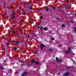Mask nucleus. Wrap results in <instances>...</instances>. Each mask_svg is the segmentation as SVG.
<instances>
[{
    "label": "nucleus",
    "instance_id": "obj_1",
    "mask_svg": "<svg viewBox=\"0 0 76 76\" xmlns=\"http://www.w3.org/2000/svg\"><path fill=\"white\" fill-rule=\"evenodd\" d=\"M40 47L41 50H42V49H43V48L45 47V45L44 44H40Z\"/></svg>",
    "mask_w": 76,
    "mask_h": 76
},
{
    "label": "nucleus",
    "instance_id": "obj_2",
    "mask_svg": "<svg viewBox=\"0 0 76 76\" xmlns=\"http://www.w3.org/2000/svg\"><path fill=\"white\" fill-rule=\"evenodd\" d=\"M56 60L57 62H60L62 61V59H58V57H57L56 58Z\"/></svg>",
    "mask_w": 76,
    "mask_h": 76
},
{
    "label": "nucleus",
    "instance_id": "obj_3",
    "mask_svg": "<svg viewBox=\"0 0 76 76\" xmlns=\"http://www.w3.org/2000/svg\"><path fill=\"white\" fill-rule=\"evenodd\" d=\"M27 75H28V72H26L23 74L22 76H26Z\"/></svg>",
    "mask_w": 76,
    "mask_h": 76
},
{
    "label": "nucleus",
    "instance_id": "obj_4",
    "mask_svg": "<svg viewBox=\"0 0 76 76\" xmlns=\"http://www.w3.org/2000/svg\"><path fill=\"white\" fill-rule=\"evenodd\" d=\"M35 64L38 65L39 64V62L38 61H35Z\"/></svg>",
    "mask_w": 76,
    "mask_h": 76
},
{
    "label": "nucleus",
    "instance_id": "obj_5",
    "mask_svg": "<svg viewBox=\"0 0 76 76\" xmlns=\"http://www.w3.org/2000/svg\"><path fill=\"white\" fill-rule=\"evenodd\" d=\"M69 74H70V73H69V72H66V73H65L64 74V76H68V75H69Z\"/></svg>",
    "mask_w": 76,
    "mask_h": 76
},
{
    "label": "nucleus",
    "instance_id": "obj_6",
    "mask_svg": "<svg viewBox=\"0 0 76 76\" xmlns=\"http://www.w3.org/2000/svg\"><path fill=\"white\" fill-rule=\"evenodd\" d=\"M70 53V50H68V51H66L65 52V54H69V53Z\"/></svg>",
    "mask_w": 76,
    "mask_h": 76
},
{
    "label": "nucleus",
    "instance_id": "obj_7",
    "mask_svg": "<svg viewBox=\"0 0 76 76\" xmlns=\"http://www.w3.org/2000/svg\"><path fill=\"white\" fill-rule=\"evenodd\" d=\"M31 63H32V64L34 63H35V60H31Z\"/></svg>",
    "mask_w": 76,
    "mask_h": 76
},
{
    "label": "nucleus",
    "instance_id": "obj_8",
    "mask_svg": "<svg viewBox=\"0 0 76 76\" xmlns=\"http://www.w3.org/2000/svg\"><path fill=\"white\" fill-rule=\"evenodd\" d=\"M53 49H50L49 50V52H53Z\"/></svg>",
    "mask_w": 76,
    "mask_h": 76
},
{
    "label": "nucleus",
    "instance_id": "obj_9",
    "mask_svg": "<svg viewBox=\"0 0 76 76\" xmlns=\"http://www.w3.org/2000/svg\"><path fill=\"white\" fill-rule=\"evenodd\" d=\"M15 42V43L17 44H20V42H19L16 41V42Z\"/></svg>",
    "mask_w": 76,
    "mask_h": 76
},
{
    "label": "nucleus",
    "instance_id": "obj_10",
    "mask_svg": "<svg viewBox=\"0 0 76 76\" xmlns=\"http://www.w3.org/2000/svg\"><path fill=\"white\" fill-rule=\"evenodd\" d=\"M44 30H45V31H47V27H45L44 28Z\"/></svg>",
    "mask_w": 76,
    "mask_h": 76
},
{
    "label": "nucleus",
    "instance_id": "obj_11",
    "mask_svg": "<svg viewBox=\"0 0 76 76\" xmlns=\"http://www.w3.org/2000/svg\"><path fill=\"white\" fill-rule=\"evenodd\" d=\"M14 49L15 50H16L17 49V48L16 47H14Z\"/></svg>",
    "mask_w": 76,
    "mask_h": 76
},
{
    "label": "nucleus",
    "instance_id": "obj_12",
    "mask_svg": "<svg viewBox=\"0 0 76 76\" xmlns=\"http://www.w3.org/2000/svg\"><path fill=\"white\" fill-rule=\"evenodd\" d=\"M74 31H75V32H76V27H75L74 28Z\"/></svg>",
    "mask_w": 76,
    "mask_h": 76
},
{
    "label": "nucleus",
    "instance_id": "obj_13",
    "mask_svg": "<svg viewBox=\"0 0 76 76\" xmlns=\"http://www.w3.org/2000/svg\"><path fill=\"white\" fill-rule=\"evenodd\" d=\"M12 18H14V19L15 18V15H13V16H12Z\"/></svg>",
    "mask_w": 76,
    "mask_h": 76
},
{
    "label": "nucleus",
    "instance_id": "obj_14",
    "mask_svg": "<svg viewBox=\"0 0 76 76\" xmlns=\"http://www.w3.org/2000/svg\"><path fill=\"white\" fill-rule=\"evenodd\" d=\"M0 69H1V70H3V67H0Z\"/></svg>",
    "mask_w": 76,
    "mask_h": 76
},
{
    "label": "nucleus",
    "instance_id": "obj_15",
    "mask_svg": "<svg viewBox=\"0 0 76 76\" xmlns=\"http://www.w3.org/2000/svg\"><path fill=\"white\" fill-rule=\"evenodd\" d=\"M29 7L30 10H33L32 8V7Z\"/></svg>",
    "mask_w": 76,
    "mask_h": 76
},
{
    "label": "nucleus",
    "instance_id": "obj_16",
    "mask_svg": "<svg viewBox=\"0 0 76 76\" xmlns=\"http://www.w3.org/2000/svg\"><path fill=\"white\" fill-rule=\"evenodd\" d=\"M52 8L54 9V10H56V8H55V7H53Z\"/></svg>",
    "mask_w": 76,
    "mask_h": 76
},
{
    "label": "nucleus",
    "instance_id": "obj_17",
    "mask_svg": "<svg viewBox=\"0 0 76 76\" xmlns=\"http://www.w3.org/2000/svg\"><path fill=\"white\" fill-rule=\"evenodd\" d=\"M43 29V27H41L40 28V30H41Z\"/></svg>",
    "mask_w": 76,
    "mask_h": 76
},
{
    "label": "nucleus",
    "instance_id": "obj_18",
    "mask_svg": "<svg viewBox=\"0 0 76 76\" xmlns=\"http://www.w3.org/2000/svg\"><path fill=\"white\" fill-rule=\"evenodd\" d=\"M69 68H70V67H66V69H69Z\"/></svg>",
    "mask_w": 76,
    "mask_h": 76
},
{
    "label": "nucleus",
    "instance_id": "obj_19",
    "mask_svg": "<svg viewBox=\"0 0 76 76\" xmlns=\"http://www.w3.org/2000/svg\"><path fill=\"white\" fill-rule=\"evenodd\" d=\"M20 62H21V63H23V61H22V60H20Z\"/></svg>",
    "mask_w": 76,
    "mask_h": 76
},
{
    "label": "nucleus",
    "instance_id": "obj_20",
    "mask_svg": "<svg viewBox=\"0 0 76 76\" xmlns=\"http://www.w3.org/2000/svg\"><path fill=\"white\" fill-rule=\"evenodd\" d=\"M68 49L69 50H71V48H70V47H69L68 48Z\"/></svg>",
    "mask_w": 76,
    "mask_h": 76
},
{
    "label": "nucleus",
    "instance_id": "obj_21",
    "mask_svg": "<svg viewBox=\"0 0 76 76\" xmlns=\"http://www.w3.org/2000/svg\"><path fill=\"white\" fill-rule=\"evenodd\" d=\"M46 10L47 11H48V10H49L48 8H46Z\"/></svg>",
    "mask_w": 76,
    "mask_h": 76
},
{
    "label": "nucleus",
    "instance_id": "obj_22",
    "mask_svg": "<svg viewBox=\"0 0 76 76\" xmlns=\"http://www.w3.org/2000/svg\"><path fill=\"white\" fill-rule=\"evenodd\" d=\"M62 27H65V25L63 24L62 25Z\"/></svg>",
    "mask_w": 76,
    "mask_h": 76
},
{
    "label": "nucleus",
    "instance_id": "obj_23",
    "mask_svg": "<svg viewBox=\"0 0 76 76\" xmlns=\"http://www.w3.org/2000/svg\"><path fill=\"white\" fill-rule=\"evenodd\" d=\"M35 54H37V53H38V51H35Z\"/></svg>",
    "mask_w": 76,
    "mask_h": 76
},
{
    "label": "nucleus",
    "instance_id": "obj_24",
    "mask_svg": "<svg viewBox=\"0 0 76 76\" xmlns=\"http://www.w3.org/2000/svg\"><path fill=\"white\" fill-rule=\"evenodd\" d=\"M56 19H57V20H60V19H59V18H57V17H56Z\"/></svg>",
    "mask_w": 76,
    "mask_h": 76
},
{
    "label": "nucleus",
    "instance_id": "obj_25",
    "mask_svg": "<svg viewBox=\"0 0 76 76\" xmlns=\"http://www.w3.org/2000/svg\"><path fill=\"white\" fill-rule=\"evenodd\" d=\"M18 71H16L15 72V74H16V73H18Z\"/></svg>",
    "mask_w": 76,
    "mask_h": 76
},
{
    "label": "nucleus",
    "instance_id": "obj_26",
    "mask_svg": "<svg viewBox=\"0 0 76 76\" xmlns=\"http://www.w3.org/2000/svg\"><path fill=\"white\" fill-rule=\"evenodd\" d=\"M54 39H54V38L53 37L52 39V40H54Z\"/></svg>",
    "mask_w": 76,
    "mask_h": 76
},
{
    "label": "nucleus",
    "instance_id": "obj_27",
    "mask_svg": "<svg viewBox=\"0 0 76 76\" xmlns=\"http://www.w3.org/2000/svg\"><path fill=\"white\" fill-rule=\"evenodd\" d=\"M22 15H26V13H23Z\"/></svg>",
    "mask_w": 76,
    "mask_h": 76
},
{
    "label": "nucleus",
    "instance_id": "obj_28",
    "mask_svg": "<svg viewBox=\"0 0 76 76\" xmlns=\"http://www.w3.org/2000/svg\"><path fill=\"white\" fill-rule=\"evenodd\" d=\"M42 17H41L40 18V19H41H41H42Z\"/></svg>",
    "mask_w": 76,
    "mask_h": 76
},
{
    "label": "nucleus",
    "instance_id": "obj_29",
    "mask_svg": "<svg viewBox=\"0 0 76 76\" xmlns=\"http://www.w3.org/2000/svg\"><path fill=\"white\" fill-rule=\"evenodd\" d=\"M29 37H30V36L29 35H28L27 36V37L29 38Z\"/></svg>",
    "mask_w": 76,
    "mask_h": 76
},
{
    "label": "nucleus",
    "instance_id": "obj_30",
    "mask_svg": "<svg viewBox=\"0 0 76 76\" xmlns=\"http://www.w3.org/2000/svg\"><path fill=\"white\" fill-rule=\"evenodd\" d=\"M15 13H16L15 12H14L13 13V15H15Z\"/></svg>",
    "mask_w": 76,
    "mask_h": 76
},
{
    "label": "nucleus",
    "instance_id": "obj_31",
    "mask_svg": "<svg viewBox=\"0 0 76 76\" xmlns=\"http://www.w3.org/2000/svg\"><path fill=\"white\" fill-rule=\"evenodd\" d=\"M71 22H72V23H74V21H71Z\"/></svg>",
    "mask_w": 76,
    "mask_h": 76
},
{
    "label": "nucleus",
    "instance_id": "obj_32",
    "mask_svg": "<svg viewBox=\"0 0 76 76\" xmlns=\"http://www.w3.org/2000/svg\"><path fill=\"white\" fill-rule=\"evenodd\" d=\"M39 28H40V27H38V29H39Z\"/></svg>",
    "mask_w": 76,
    "mask_h": 76
},
{
    "label": "nucleus",
    "instance_id": "obj_33",
    "mask_svg": "<svg viewBox=\"0 0 76 76\" xmlns=\"http://www.w3.org/2000/svg\"><path fill=\"white\" fill-rule=\"evenodd\" d=\"M22 66H25V65H24V64H22Z\"/></svg>",
    "mask_w": 76,
    "mask_h": 76
},
{
    "label": "nucleus",
    "instance_id": "obj_34",
    "mask_svg": "<svg viewBox=\"0 0 76 76\" xmlns=\"http://www.w3.org/2000/svg\"><path fill=\"white\" fill-rule=\"evenodd\" d=\"M58 75H60V72H59V73H58Z\"/></svg>",
    "mask_w": 76,
    "mask_h": 76
},
{
    "label": "nucleus",
    "instance_id": "obj_35",
    "mask_svg": "<svg viewBox=\"0 0 76 76\" xmlns=\"http://www.w3.org/2000/svg\"><path fill=\"white\" fill-rule=\"evenodd\" d=\"M11 9H13V7H11Z\"/></svg>",
    "mask_w": 76,
    "mask_h": 76
},
{
    "label": "nucleus",
    "instance_id": "obj_36",
    "mask_svg": "<svg viewBox=\"0 0 76 76\" xmlns=\"http://www.w3.org/2000/svg\"><path fill=\"white\" fill-rule=\"evenodd\" d=\"M7 44L8 45V44H9V43H7Z\"/></svg>",
    "mask_w": 76,
    "mask_h": 76
},
{
    "label": "nucleus",
    "instance_id": "obj_37",
    "mask_svg": "<svg viewBox=\"0 0 76 76\" xmlns=\"http://www.w3.org/2000/svg\"><path fill=\"white\" fill-rule=\"evenodd\" d=\"M29 13H31V12L30 11H29Z\"/></svg>",
    "mask_w": 76,
    "mask_h": 76
},
{
    "label": "nucleus",
    "instance_id": "obj_38",
    "mask_svg": "<svg viewBox=\"0 0 76 76\" xmlns=\"http://www.w3.org/2000/svg\"><path fill=\"white\" fill-rule=\"evenodd\" d=\"M15 64V63H14L13 64L12 63V64Z\"/></svg>",
    "mask_w": 76,
    "mask_h": 76
},
{
    "label": "nucleus",
    "instance_id": "obj_39",
    "mask_svg": "<svg viewBox=\"0 0 76 76\" xmlns=\"http://www.w3.org/2000/svg\"><path fill=\"white\" fill-rule=\"evenodd\" d=\"M8 13H9V11L8 10Z\"/></svg>",
    "mask_w": 76,
    "mask_h": 76
},
{
    "label": "nucleus",
    "instance_id": "obj_40",
    "mask_svg": "<svg viewBox=\"0 0 76 76\" xmlns=\"http://www.w3.org/2000/svg\"><path fill=\"white\" fill-rule=\"evenodd\" d=\"M4 14V15H6V14H7L6 13H5Z\"/></svg>",
    "mask_w": 76,
    "mask_h": 76
},
{
    "label": "nucleus",
    "instance_id": "obj_41",
    "mask_svg": "<svg viewBox=\"0 0 76 76\" xmlns=\"http://www.w3.org/2000/svg\"><path fill=\"white\" fill-rule=\"evenodd\" d=\"M35 34L34 33V34H33V35H35Z\"/></svg>",
    "mask_w": 76,
    "mask_h": 76
},
{
    "label": "nucleus",
    "instance_id": "obj_42",
    "mask_svg": "<svg viewBox=\"0 0 76 76\" xmlns=\"http://www.w3.org/2000/svg\"><path fill=\"white\" fill-rule=\"evenodd\" d=\"M73 55H74V56H75V54L74 53Z\"/></svg>",
    "mask_w": 76,
    "mask_h": 76
},
{
    "label": "nucleus",
    "instance_id": "obj_43",
    "mask_svg": "<svg viewBox=\"0 0 76 76\" xmlns=\"http://www.w3.org/2000/svg\"><path fill=\"white\" fill-rule=\"evenodd\" d=\"M40 25V24H39L38 25V26H39V25Z\"/></svg>",
    "mask_w": 76,
    "mask_h": 76
},
{
    "label": "nucleus",
    "instance_id": "obj_44",
    "mask_svg": "<svg viewBox=\"0 0 76 76\" xmlns=\"http://www.w3.org/2000/svg\"><path fill=\"white\" fill-rule=\"evenodd\" d=\"M10 42V41H8V42Z\"/></svg>",
    "mask_w": 76,
    "mask_h": 76
},
{
    "label": "nucleus",
    "instance_id": "obj_45",
    "mask_svg": "<svg viewBox=\"0 0 76 76\" xmlns=\"http://www.w3.org/2000/svg\"><path fill=\"white\" fill-rule=\"evenodd\" d=\"M38 53V54H39V53Z\"/></svg>",
    "mask_w": 76,
    "mask_h": 76
},
{
    "label": "nucleus",
    "instance_id": "obj_46",
    "mask_svg": "<svg viewBox=\"0 0 76 76\" xmlns=\"http://www.w3.org/2000/svg\"><path fill=\"white\" fill-rule=\"evenodd\" d=\"M4 4L5 5H6V3H4Z\"/></svg>",
    "mask_w": 76,
    "mask_h": 76
},
{
    "label": "nucleus",
    "instance_id": "obj_47",
    "mask_svg": "<svg viewBox=\"0 0 76 76\" xmlns=\"http://www.w3.org/2000/svg\"><path fill=\"white\" fill-rule=\"evenodd\" d=\"M68 0H66V1H68Z\"/></svg>",
    "mask_w": 76,
    "mask_h": 76
},
{
    "label": "nucleus",
    "instance_id": "obj_48",
    "mask_svg": "<svg viewBox=\"0 0 76 76\" xmlns=\"http://www.w3.org/2000/svg\"><path fill=\"white\" fill-rule=\"evenodd\" d=\"M28 9H29V7L28 8Z\"/></svg>",
    "mask_w": 76,
    "mask_h": 76
},
{
    "label": "nucleus",
    "instance_id": "obj_49",
    "mask_svg": "<svg viewBox=\"0 0 76 76\" xmlns=\"http://www.w3.org/2000/svg\"><path fill=\"white\" fill-rule=\"evenodd\" d=\"M23 20V19H22V20Z\"/></svg>",
    "mask_w": 76,
    "mask_h": 76
},
{
    "label": "nucleus",
    "instance_id": "obj_50",
    "mask_svg": "<svg viewBox=\"0 0 76 76\" xmlns=\"http://www.w3.org/2000/svg\"><path fill=\"white\" fill-rule=\"evenodd\" d=\"M36 41H37V42H38V41L37 40Z\"/></svg>",
    "mask_w": 76,
    "mask_h": 76
},
{
    "label": "nucleus",
    "instance_id": "obj_51",
    "mask_svg": "<svg viewBox=\"0 0 76 76\" xmlns=\"http://www.w3.org/2000/svg\"><path fill=\"white\" fill-rule=\"evenodd\" d=\"M51 10H50V11H51Z\"/></svg>",
    "mask_w": 76,
    "mask_h": 76
},
{
    "label": "nucleus",
    "instance_id": "obj_52",
    "mask_svg": "<svg viewBox=\"0 0 76 76\" xmlns=\"http://www.w3.org/2000/svg\"><path fill=\"white\" fill-rule=\"evenodd\" d=\"M17 20H18V19Z\"/></svg>",
    "mask_w": 76,
    "mask_h": 76
}]
</instances>
